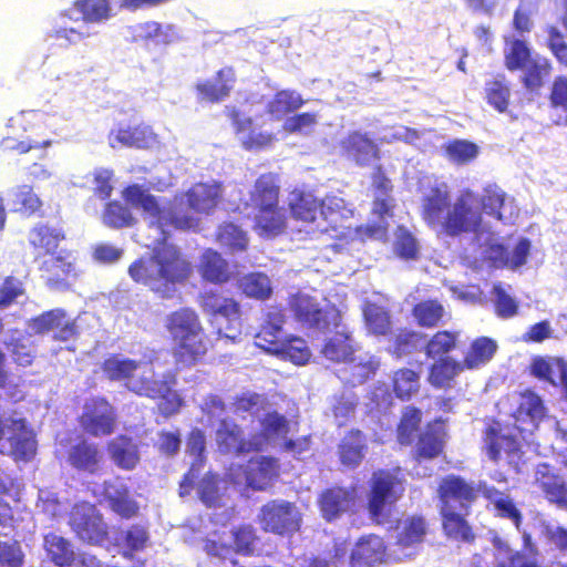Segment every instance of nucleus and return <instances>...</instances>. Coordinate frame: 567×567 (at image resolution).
Here are the masks:
<instances>
[{
    "mask_svg": "<svg viewBox=\"0 0 567 567\" xmlns=\"http://www.w3.org/2000/svg\"><path fill=\"white\" fill-rule=\"evenodd\" d=\"M123 195L145 214L150 235L144 246L153 248L152 254L142 256L130 266L128 274L134 281L161 297L172 298L177 285L190 276L192 266L177 247L167 243L168 228H195V215L209 213L217 205L220 186L217 183L196 184L186 194L176 196L173 203H159L140 185L126 187Z\"/></svg>",
    "mask_w": 567,
    "mask_h": 567,
    "instance_id": "obj_1",
    "label": "nucleus"
},
{
    "mask_svg": "<svg viewBox=\"0 0 567 567\" xmlns=\"http://www.w3.org/2000/svg\"><path fill=\"white\" fill-rule=\"evenodd\" d=\"M157 360L144 357L141 360L115 354L103 362V372L112 381L123 382L132 392L152 399H162L161 411L165 415L176 413L181 406L178 394L172 391L175 383V372L166 370L156 371Z\"/></svg>",
    "mask_w": 567,
    "mask_h": 567,
    "instance_id": "obj_2",
    "label": "nucleus"
},
{
    "mask_svg": "<svg viewBox=\"0 0 567 567\" xmlns=\"http://www.w3.org/2000/svg\"><path fill=\"white\" fill-rule=\"evenodd\" d=\"M478 493H482L494 503L499 516L509 518L516 528H519L522 516L512 499L484 482H480L477 486H474L458 476H446L439 487L441 508L447 506L465 511L467 503L472 502Z\"/></svg>",
    "mask_w": 567,
    "mask_h": 567,
    "instance_id": "obj_3",
    "label": "nucleus"
},
{
    "mask_svg": "<svg viewBox=\"0 0 567 567\" xmlns=\"http://www.w3.org/2000/svg\"><path fill=\"white\" fill-rule=\"evenodd\" d=\"M440 233L456 237L462 234H474V240L482 250L488 240L493 239L494 231L484 223L478 196L471 189L464 188L451 205Z\"/></svg>",
    "mask_w": 567,
    "mask_h": 567,
    "instance_id": "obj_4",
    "label": "nucleus"
},
{
    "mask_svg": "<svg viewBox=\"0 0 567 567\" xmlns=\"http://www.w3.org/2000/svg\"><path fill=\"white\" fill-rule=\"evenodd\" d=\"M166 328L175 343V358L178 364H195L207 351L204 330L197 313L183 308L167 316Z\"/></svg>",
    "mask_w": 567,
    "mask_h": 567,
    "instance_id": "obj_5",
    "label": "nucleus"
},
{
    "mask_svg": "<svg viewBox=\"0 0 567 567\" xmlns=\"http://www.w3.org/2000/svg\"><path fill=\"white\" fill-rule=\"evenodd\" d=\"M279 186L274 174L261 175L251 193V203L257 209L255 230L261 237H275L286 226V213L278 206Z\"/></svg>",
    "mask_w": 567,
    "mask_h": 567,
    "instance_id": "obj_6",
    "label": "nucleus"
},
{
    "mask_svg": "<svg viewBox=\"0 0 567 567\" xmlns=\"http://www.w3.org/2000/svg\"><path fill=\"white\" fill-rule=\"evenodd\" d=\"M284 315L278 309L267 313L265 324L255 337V344L266 352L296 364H305L310 358V351L303 339L285 338L282 331Z\"/></svg>",
    "mask_w": 567,
    "mask_h": 567,
    "instance_id": "obj_7",
    "label": "nucleus"
},
{
    "mask_svg": "<svg viewBox=\"0 0 567 567\" xmlns=\"http://www.w3.org/2000/svg\"><path fill=\"white\" fill-rule=\"evenodd\" d=\"M34 433L18 413H0V453L28 462L35 455Z\"/></svg>",
    "mask_w": 567,
    "mask_h": 567,
    "instance_id": "obj_8",
    "label": "nucleus"
},
{
    "mask_svg": "<svg viewBox=\"0 0 567 567\" xmlns=\"http://www.w3.org/2000/svg\"><path fill=\"white\" fill-rule=\"evenodd\" d=\"M291 311L298 322L308 329L324 332L341 327L340 312L327 300H318L307 293L299 292L289 301Z\"/></svg>",
    "mask_w": 567,
    "mask_h": 567,
    "instance_id": "obj_9",
    "label": "nucleus"
},
{
    "mask_svg": "<svg viewBox=\"0 0 567 567\" xmlns=\"http://www.w3.org/2000/svg\"><path fill=\"white\" fill-rule=\"evenodd\" d=\"M203 310L212 316V324L219 337L236 341L240 337L239 306L214 290H205L200 296Z\"/></svg>",
    "mask_w": 567,
    "mask_h": 567,
    "instance_id": "obj_10",
    "label": "nucleus"
},
{
    "mask_svg": "<svg viewBox=\"0 0 567 567\" xmlns=\"http://www.w3.org/2000/svg\"><path fill=\"white\" fill-rule=\"evenodd\" d=\"M404 493L400 470H380L372 474L368 508L371 517L380 523L385 517L386 508L393 505Z\"/></svg>",
    "mask_w": 567,
    "mask_h": 567,
    "instance_id": "obj_11",
    "label": "nucleus"
},
{
    "mask_svg": "<svg viewBox=\"0 0 567 567\" xmlns=\"http://www.w3.org/2000/svg\"><path fill=\"white\" fill-rule=\"evenodd\" d=\"M203 411L210 420L216 419L217 425L215 431V440L221 453L241 454L249 451V440L241 437L239 426L231 420L224 417L225 405L217 395H209L203 405Z\"/></svg>",
    "mask_w": 567,
    "mask_h": 567,
    "instance_id": "obj_12",
    "label": "nucleus"
},
{
    "mask_svg": "<svg viewBox=\"0 0 567 567\" xmlns=\"http://www.w3.org/2000/svg\"><path fill=\"white\" fill-rule=\"evenodd\" d=\"M421 214L432 229L440 231L451 208L450 187L436 177H424L420 182Z\"/></svg>",
    "mask_w": 567,
    "mask_h": 567,
    "instance_id": "obj_13",
    "label": "nucleus"
},
{
    "mask_svg": "<svg viewBox=\"0 0 567 567\" xmlns=\"http://www.w3.org/2000/svg\"><path fill=\"white\" fill-rule=\"evenodd\" d=\"M257 423L259 431L249 439V449L255 451L262 450L268 445L281 446L292 432L293 426V423L274 409L271 404L264 408Z\"/></svg>",
    "mask_w": 567,
    "mask_h": 567,
    "instance_id": "obj_14",
    "label": "nucleus"
},
{
    "mask_svg": "<svg viewBox=\"0 0 567 567\" xmlns=\"http://www.w3.org/2000/svg\"><path fill=\"white\" fill-rule=\"evenodd\" d=\"M258 522L265 532L290 535L300 527L298 507L288 501L276 499L265 504L258 514Z\"/></svg>",
    "mask_w": 567,
    "mask_h": 567,
    "instance_id": "obj_15",
    "label": "nucleus"
},
{
    "mask_svg": "<svg viewBox=\"0 0 567 567\" xmlns=\"http://www.w3.org/2000/svg\"><path fill=\"white\" fill-rule=\"evenodd\" d=\"M372 185L375 188L372 216L377 220L365 226V234L370 238L382 239L385 236L389 219L391 218L392 198L390 192L392 186L390 179L383 175L380 167H378L373 175Z\"/></svg>",
    "mask_w": 567,
    "mask_h": 567,
    "instance_id": "obj_16",
    "label": "nucleus"
},
{
    "mask_svg": "<svg viewBox=\"0 0 567 567\" xmlns=\"http://www.w3.org/2000/svg\"><path fill=\"white\" fill-rule=\"evenodd\" d=\"M70 525L80 539L89 544H101L106 536V526L95 506L76 504L70 516Z\"/></svg>",
    "mask_w": 567,
    "mask_h": 567,
    "instance_id": "obj_17",
    "label": "nucleus"
},
{
    "mask_svg": "<svg viewBox=\"0 0 567 567\" xmlns=\"http://www.w3.org/2000/svg\"><path fill=\"white\" fill-rule=\"evenodd\" d=\"M239 473L231 468L229 478L236 485L245 484L254 489H264L278 473V463L275 458L256 455L251 457L243 468L239 466Z\"/></svg>",
    "mask_w": 567,
    "mask_h": 567,
    "instance_id": "obj_18",
    "label": "nucleus"
},
{
    "mask_svg": "<svg viewBox=\"0 0 567 567\" xmlns=\"http://www.w3.org/2000/svg\"><path fill=\"white\" fill-rule=\"evenodd\" d=\"M529 240L522 238L512 251L503 245L501 238L494 233L493 239L488 240L481 251V255L492 261L495 267H508L516 269L526 262L529 254Z\"/></svg>",
    "mask_w": 567,
    "mask_h": 567,
    "instance_id": "obj_19",
    "label": "nucleus"
},
{
    "mask_svg": "<svg viewBox=\"0 0 567 567\" xmlns=\"http://www.w3.org/2000/svg\"><path fill=\"white\" fill-rule=\"evenodd\" d=\"M478 205L481 212L484 210L504 224H512L519 212L514 198L495 184L484 187Z\"/></svg>",
    "mask_w": 567,
    "mask_h": 567,
    "instance_id": "obj_20",
    "label": "nucleus"
},
{
    "mask_svg": "<svg viewBox=\"0 0 567 567\" xmlns=\"http://www.w3.org/2000/svg\"><path fill=\"white\" fill-rule=\"evenodd\" d=\"M81 423L91 435H109L113 432L115 425L113 408L104 399H91L84 405Z\"/></svg>",
    "mask_w": 567,
    "mask_h": 567,
    "instance_id": "obj_21",
    "label": "nucleus"
},
{
    "mask_svg": "<svg viewBox=\"0 0 567 567\" xmlns=\"http://www.w3.org/2000/svg\"><path fill=\"white\" fill-rule=\"evenodd\" d=\"M29 328L37 333L53 332V338L61 341H68L76 334L75 321L60 308L32 319Z\"/></svg>",
    "mask_w": 567,
    "mask_h": 567,
    "instance_id": "obj_22",
    "label": "nucleus"
},
{
    "mask_svg": "<svg viewBox=\"0 0 567 567\" xmlns=\"http://www.w3.org/2000/svg\"><path fill=\"white\" fill-rule=\"evenodd\" d=\"M255 538L254 528L251 526H243L237 530H233L228 536V540H221L218 543L215 538L207 539L205 550L210 556L226 560L227 556L233 551V546L234 550L237 553H243L245 555L250 554L252 551Z\"/></svg>",
    "mask_w": 567,
    "mask_h": 567,
    "instance_id": "obj_23",
    "label": "nucleus"
},
{
    "mask_svg": "<svg viewBox=\"0 0 567 567\" xmlns=\"http://www.w3.org/2000/svg\"><path fill=\"white\" fill-rule=\"evenodd\" d=\"M355 498V487H332L326 489L319 497L322 517L329 522L339 518L353 507Z\"/></svg>",
    "mask_w": 567,
    "mask_h": 567,
    "instance_id": "obj_24",
    "label": "nucleus"
},
{
    "mask_svg": "<svg viewBox=\"0 0 567 567\" xmlns=\"http://www.w3.org/2000/svg\"><path fill=\"white\" fill-rule=\"evenodd\" d=\"M340 146L348 158L359 166H370L379 159L378 145L367 134L353 131L341 140Z\"/></svg>",
    "mask_w": 567,
    "mask_h": 567,
    "instance_id": "obj_25",
    "label": "nucleus"
},
{
    "mask_svg": "<svg viewBox=\"0 0 567 567\" xmlns=\"http://www.w3.org/2000/svg\"><path fill=\"white\" fill-rule=\"evenodd\" d=\"M102 494L110 507L122 517L130 518L138 511V505L131 496L128 486L123 478L114 477L105 481Z\"/></svg>",
    "mask_w": 567,
    "mask_h": 567,
    "instance_id": "obj_26",
    "label": "nucleus"
},
{
    "mask_svg": "<svg viewBox=\"0 0 567 567\" xmlns=\"http://www.w3.org/2000/svg\"><path fill=\"white\" fill-rule=\"evenodd\" d=\"M523 538L528 554L513 551L506 542L495 538L493 542L495 548L494 567H538L534 557L536 550L530 543V536L524 533Z\"/></svg>",
    "mask_w": 567,
    "mask_h": 567,
    "instance_id": "obj_27",
    "label": "nucleus"
},
{
    "mask_svg": "<svg viewBox=\"0 0 567 567\" xmlns=\"http://www.w3.org/2000/svg\"><path fill=\"white\" fill-rule=\"evenodd\" d=\"M110 145L115 148L118 146L148 148L157 143L156 134L147 125L120 126L113 130L109 136Z\"/></svg>",
    "mask_w": 567,
    "mask_h": 567,
    "instance_id": "obj_28",
    "label": "nucleus"
},
{
    "mask_svg": "<svg viewBox=\"0 0 567 567\" xmlns=\"http://www.w3.org/2000/svg\"><path fill=\"white\" fill-rule=\"evenodd\" d=\"M352 209L348 207L344 199L338 196H327L319 203V221L311 229L323 234L329 228H337L341 220L352 217Z\"/></svg>",
    "mask_w": 567,
    "mask_h": 567,
    "instance_id": "obj_29",
    "label": "nucleus"
},
{
    "mask_svg": "<svg viewBox=\"0 0 567 567\" xmlns=\"http://www.w3.org/2000/svg\"><path fill=\"white\" fill-rule=\"evenodd\" d=\"M233 124L237 140L246 150H259L271 144L274 136L270 133L257 131L250 116L244 112H233Z\"/></svg>",
    "mask_w": 567,
    "mask_h": 567,
    "instance_id": "obj_30",
    "label": "nucleus"
},
{
    "mask_svg": "<svg viewBox=\"0 0 567 567\" xmlns=\"http://www.w3.org/2000/svg\"><path fill=\"white\" fill-rule=\"evenodd\" d=\"M206 447V437L200 430H193L186 443V453L190 461V468L184 476L179 486V495L185 496L189 493L195 480L198 477L199 467L204 462Z\"/></svg>",
    "mask_w": 567,
    "mask_h": 567,
    "instance_id": "obj_31",
    "label": "nucleus"
},
{
    "mask_svg": "<svg viewBox=\"0 0 567 567\" xmlns=\"http://www.w3.org/2000/svg\"><path fill=\"white\" fill-rule=\"evenodd\" d=\"M426 526L421 517H408L399 522L396 526V546L402 550V555L410 557L415 548L423 542Z\"/></svg>",
    "mask_w": 567,
    "mask_h": 567,
    "instance_id": "obj_32",
    "label": "nucleus"
},
{
    "mask_svg": "<svg viewBox=\"0 0 567 567\" xmlns=\"http://www.w3.org/2000/svg\"><path fill=\"white\" fill-rule=\"evenodd\" d=\"M134 41H144L147 44L167 45L178 39L175 28L171 24L163 25L156 21H146L130 27Z\"/></svg>",
    "mask_w": 567,
    "mask_h": 567,
    "instance_id": "obj_33",
    "label": "nucleus"
},
{
    "mask_svg": "<svg viewBox=\"0 0 567 567\" xmlns=\"http://www.w3.org/2000/svg\"><path fill=\"white\" fill-rule=\"evenodd\" d=\"M289 205L293 218L305 223L302 230L316 235L318 230L311 229V226H316L319 221V202L317 198L310 193H292Z\"/></svg>",
    "mask_w": 567,
    "mask_h": 567,
    "instance_id": "obj_34",
    "label": "nucleus"
},
{
    "mask_svg": "<svg viewBox=\"0 0 567 567\" xmlns=\"http://www.w3.org/2000/svg\"><path fill=\"white\" fill-rule=\"evenodd\" d=\"M519 444L511 434H504L498 424L491 425L484 436V449L488 458L497 462L503 453L513 456L518 452Z\"/></svg>",
    "mask_w": 567,
    "mask_h": 567,
    "instance_id": "obj_35",
    "label": "nucleus"
},
{
    "mask_svg": "<svg viewBox=\"0 0 567 567\" xmlns=\"http://www.w3.org/2000/svg\"><path fill=\"white\" fill-rule=\"evenodd\" d=\"M532 373L555 386H561L567 396V363L558 358H537L532 363Z\"/></svg>",
    "mask_w": 567,
    "mask_h": 567,
    "instance_id": "obj_36",
    "label": "nucleus"
},
{
    "mask_svg": "<svg viewBox=\"0 0 567 567\" xmlns=\"http://www.w3.org/2000/svg\"><path fill=\"white\" fill-rule=\"evenodd\" d=\"M379 368V361L369 353L351 358L346 367L340 370L339 378L346 383L357 385L363 383L373 375Z\"/></svg>",
    "mask_w": 567,
    "mask_h": 567,
    "instance_id": "obj_37",
    "label": "nucleus"
},
{
    "mask_svg": "<svg viewBox=\"0 0 567 567\" xmlns=\"http://www.w3.org/2000/svg\"><path fill=\"white\" fill-rule=\"evenodd\" d=\"M385 546L381 537L369 535L362 537L351 553L353 566H372L382 561Z\"/></svg>",
    "mask_w": 567,
    "mask_h": 567,
    "instance_id": "obj_38",
    "label": "nucleus"
},
{
    "mask_svg": "<svg viewBox=\"0 0 567 567\" xmlns=\"http://www.w3.org/2000/svg\"><path fill=\"white\" fill-rule=\"evenodd\" d=\"M545 409L542 399L530 391L523 393L515 419L516 423H525L526 420H529L530 427L516 424L517 430L520 432L532 431L536 426V423L543 419Z\"/></svg>",
    "mask_w": 567,
    "mask_h": 567,
    "instance_id": "obj_39",
    "label": "nucleus"
},
{
    "mask_svg": "<svg viewBox=\"0 0 567 567\" xmlns=\"http://www.w3.org/2000/svg\"><path fill=\"white\" fill-rule=\"evenodd\" d=\"M234 71L231 69H223L217 76L197 84V90L202 99L217 102L227 96L234 84Z\"/></svg>",
    "mask_w": 567,
    "mask_h": 567,
    "instance_id": "obj_40",
    "label": "nucleus"
},
{
    "mask_svg": "<svg viewBox=\"0 0 567 567\" xmlns=\"http://www.w3.org/2000/svg\"><path fill=\"white\" fill-rule=\"evenodd\" d=\"M321 352L330 361L347 364L354 352L350 333L344 328L338 330L334 336L326 341Z\"/></svg>",
    "mask_w": 567,
    "mask_h": 567,
    "instance_id": "obj_41",
    "label": "nucleus"
},
{
    "mask_svg": "<svg viewBox=\"0 0 567 567\" xmlns=\"http://www.w3.org/2000/svg\"><path fill=\"white\" fill-rule=\"evenodd\" d=\"M466 513L467 508L465 511L447 506L441 508L443 529L447 537L464 542L473 538L471 527L464 519Z\"/></svg>",
    "mask_w": 567,
    "mask_h": 567,
    "instance_id": "obj_42",
    "label": "nucleus"
},
{
    "mask_svg": "<svg viewBox=\"0 0 567 567\" xmlns=\"http://www.w3.org/2000/svg\"><path fill=\"white\" fill-rule=\"evenodd\" d=\"M100 458L97 447L85 441L72 445L68 456V461L73 467L89 473H94L97 470Z\"/></svg>",
    "mask_w": 567,
    "mask_h": 567,
    "instance_id": "obj_43",
    "label": "nucleus"
},
{
    "mask_svg": "<svg viewBox=\"0 0 567 567\" xmlns=\"http://www.w3.org/2000/svg\"><path fill=\"white\" fill-rule=\"evenodd\" d=\"M226 493L227 482L214 474L204 476L197 486V494L200 501L209 507L225 505Z\"/></svg>",
    "mask_w": 567,
    "mask_h": 567,
    "instance_id": "obj_44",
    "label": "nucleus"
},
{
    "mask_svg": "<svg viewBox=\"0 0 567 567\" xmlns=\"http://www.w3.org/2000/svg\"><path fill=\"white\" fill-rule=\"evenodd\" d=\"M109 453L113 462L123 470H132L140 456L137 445L126 436H118L109 444Z\"/></svg>",
    "mask_w": 567,
    "mask_h": 567,
    "instance_id": "obj_45",
    "label": "nucleus"
},
{
    "mask_svg": "<svg viewBox=\"0 0 567 567\" xmlns=\"http://www.w3.org/2000/svg\"><path fill=\"white\" fill-rule=\"evenodd\" d=\"M367 449V443L363 434L360 431L349 432L339 445L340 460L343 465L355 467L358 466Z\"/></svg>",
    "mask_w": 567,
    "mask_h": 567,
    "instance_id": "obj_46",
    "label": "nucleus"
},
{
    "mask_svg": "<svg viewBox=\"0 0 567 567\" xmlns=\"http://www.w3.org/2000/svg\"><path fill=\"white\" fill-rule=\"evenodd\" d=\"M199 271L210 282H224L229 277L227 261L215 250L207 249L200 258Z\"/></svg>",
    "mask_w": 567,
    "mask_h": 567,
    "instance_id": "obj_47",
    "label": "nucleus"
},
{
    "mask_svg": "<svg viewBox=\"0 0 567 567\" xmlns=\"http://www.w3.org/2000/svg\"><path fill=\"white\" fill-rule=\"evenodd\" d=\"M44 549L48 557L59 567H68L74 560V550L69 540L50 533L44 536Z\"/></svg>",
    "mask_w": 567,
    "mask_h": 567,
    "instance_id": "obj_48",
    "label": "nucleus"
},
{
    "mask_svg": "<svg viewBox=\"0 0 567 567\" xmlns=\"http://www.w3.org/2000/svg\"><path fill=\"white\" fill-rule=\"evenodd\" d=\"M63 238L64 236L60 229L42 224L37 225L29 233V241L37 250H39V254H53L58 248L60 240Z\"/></svg>",
    "mask_w": 567,
    "mask_h": 567,
    "instance_id": "obj_49",
    "label": "nucleus"
},
{
    "mask_svg": "<svg viewBox=\"0 0 567 567\" xmlns=\"http://www.w3.org/2000/svg\"><path fill=\"white\" fill-rule=\"evenodd\" d=\"M75 8L86 23H104L114 16L110 0H78Z\"/></svg>",
    "mask_w": 567,
    "mask_h": 567,
    "instance_id": "obj_50",
    "label": "nucleus"
},
{
    "mask_svg": "<svg viewBox=\"0 0 567 567\" xmlns=\"http://www.w3.org/2000/svg\"><path fill=\"white\" fill-rule=\"evenodd\" d=\"M444 436L445 433L442 423L435 422L430 425L420 436L417 443V453L420 457L433 458L437 456L443 450Z\"/></svg>",
    "mask_w": 567,
    "mask_h": 567,
    "instance_id": "obj_51",
    "label": "nucleus"
},
{
    "mask_svg": "<svg viewBox=\"0 0 567 567\" xmlns=\"http://www.w3.org/2000/svg\"><path fill=\"white\" fill-rule=\"evenodd\" d=\"M302 104L303 100L298 92L282 90L267 103V111L274 118L280 120L298 110Z\"/></svg>",
    "mask_w": 567,
    "mask_h": 567,
    "instance_id": "obj_52",
    "label": "nucleus"
},
{
    "mask_svg": "<svg viewBox=\"0 0 567 567\" xmlns=\"http://www.w3.org/2000/svg\"><path fill=\"white\" fill-rule=\"evenodd\" d=\"M550 69L551 66L546 58L534 54L522 69L524 71L523 82L526 89L535 91L542 87L544 80L550 73Z\"/></svg>",
    "mask_w": 567,
    "mask_h": 567,
    "instance_id": "obj_53",
    "label": "nucleus"
},
{
    "mask_svg": "<svg viewBox=\"0 0 567 567\" xmlns=\"http://www.w3.org/2000/svg\"><path fill=\"white\" fill-rule=\"evenodd\" d=\"M506 45L504 48L505 64L509 71L522 70L529 59L534 55L526 42L514 37L505 38Z\"/></svg>",
    "mask_w": 567,
    "mask_h": 567,
    "instance_id": "obj_54",
    "label": "nucleus"
},
{
    "mask_svg": "<svg viewBox=\"0 0 567 567\" xmlns=\"http://www.w3.org/2000/svg\"><path fill=\"white\" fill-rule=\"evenodd\" d=\"M358 396L352 390H344L336 394L330 402V406L339 426L346 424L354 415Z\"/></svg>",
    "mask_w": 567,
    "mask_h": 567,
    "instance_id": "obj_55",
    "label": "nucleus"
},
{
    "mask_svg": "<svg viewBox=\"0 0 567 567\" xmlns=\"http://www.w3.org/2000/svg\"><path fill=\"white\" fill-rule=\"evenodd\" d=\"M239 288L247 297L256 299H266L272 292L270 279L261 272H252L241 277Z\"/></svg>",
    "mask_w": 567,
    "mask_h": 567,
    "instance_id": "obj_56",
    "label": "nucleus"
},
{
    "mask_svg": "<svg viewBox=\"0 0 567 567\" xmlns=\"http://www.w3.org/2000/svg\"><path fill=\"white\" fill-rule=\"evenodd\" d=\"M460 371H462L461 363L450 358H443L432 365L429 381L436 388H446L451 385L454 377Z\"/></svg>",
    "mask_w": 567,
    "mask_h": 567,
    "instance_id": "obj_57",
    "label": "nucleus"
},
{
    "mask_svg": "<svg viewBox=\"0 0 567 567\" xmlns=\"http://www.w3.org/2000/svg\"><path fill=\"white\" fill-rule=\"evenodd\" d=\"M43 270L48 272V280L59 281L74 274V257L70 252L59 256L51 254L43 261Z\"/></svg>",
    "mask_w": 567,
    "mask_h": 567,
    "instance_id": "obj_58",
    "label": "nucleus"
},
{
    "mask_svg": "<svg viewBox=\"0 0 567 567\" xmlns=\"http://www.w3.org/2000/svg\"><path fill=\"white\" fill-rule=\"evenodd\" d=\"M363 317L370 333L384 336L390 331V317L382 307L374 303H367L363 308Z\"/></svg>",
    "mask_w": 567,
    "mask_h": 567,
    "instance_id": "obj_59",
    "label": "nucleus"
},
{
    "mask_svg": "<svg viewBox=\"0 0 567 567\" xmlns=\"http://www.w3.org/2000/svg\"><path fill=\"white\" fill-rule=\"evenodd\" d=\"M496 349L497 344L494 340L486 337L478 338L472 343L465 357V364L471 369L485 364L493 358Z\"/></svg>",
    "mask_w": 567,
    "mask_h": 567,
    "instance_id": "obj_60",
    "label": "nucleus"
},
{
    "mask_svg": "<svg viewBox=\"0 0 567 567\" xmlns=\"http://www.w3.org/2000/svg\"><path fill=\"white\" fill-rule=\"evenodd\" d=\"M486 99L498 112H505L508 106L511 90L504 76H496L485 85Z\"/></svg>",
    "mask_w": 567,
    "mask_h": 567,
    "instance_id": "obj_61",
    "label": "nucleus"
},
{
    "mask_svg": "<svg viewBox=\"0 0 567 567\" xmlns=\"http://www.w3.org/2000/svg\"><path fill=\"white\" fill-rule=\"evenodd\" d=\"M444 152L451 162L466 164L477 157L478 146L466 140H453L445 144Z\"/></svg>",
    "mask_w": 567,
    "mask_h": 567,
    "instance_id": "obj_62",
    "label": "nucleus"
},
{
    "mask_svg": "<svg viewBox=\"0 0 567 567\" xmlns=\"http://www.w3.org/2000/svg\"><path fill=\"white\" fill-rule=\"evenodd\" d=\"M217 240L221 246L229 248L231 251H241L248 244L246 233L233 223L224 224L219 227Z\"/></svg>",
    "mask_w": 567,
    "mask_h": 567,
    "instance_id": "obj_63",
    "label": "nucleus"
},
{
    "mask_svg": "<svg viewBox=\"0 0 567 567\" xmlns=\"http://www.w3.org/2000/svg\"><path fill=\"white\" fill-rule=\"evenodd\" d=\"M393 383L398 398L402 400L410 399L420 388L417 373L410 369L396 371L393 378Z\"/></svg>",
    "mask_w": 567,
    "mask_h": 567,
    "instance_id": "obj_64",
    "label": "nucleus"
}]
</instances>
